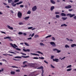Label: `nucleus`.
I'll return each instance as SVG.
<instances>
[{
  "label": "nucleus",
  "mask_w": 76,
  "mask_h": 76,
  "mask_svg": "<svg viewBox=\"0 0 76 76\" xmlns=\"http://www.w3.org/2000/svg\"><path fill=\"white\" fill-rule=\"evenodd\" d=\"M75 46H76V44H72L71 45V47H75Z\"/></svg>",
  "instance_id": "nucleus-18"
},
{
  "label": "nucleus",
  "mask_w": 76,
  "mask_h": 76,
  "mask_svg": "<svg viewBox=\"0 0 76 76\" xmlns=\"http://www.w3.org/2000/svg\"><path fill=\"white\" fill-rule=\"evenodd\" d=\"M30 50L29 49H27L26 50V52H29Z\"/></svg>",
  "instance_id": "nucleus-53"
},
{
  "label": "nucleus",
  "mask_w": 76,
  "mask_h": 76,
  "mask_svg": "<svg viewBox=\"0 0 76 76\" xmlns=\"http://www.w3.org/2000/svg\"><path fill=\"white\" fill-rule=\"evenodd\" d=\"M10 45L11 46H12V47L13 48H14L15 49H16L17 50H19V51L21 50V49H20V48H15V47H16V48H18V47L17 45H16L15 44H13H13H12V43H10Z\"/></svg>",
  "instance_id": "nucleus-2"
},
{
  "label": "nucleus",
  "mask_w": 76,
  "mask_h": 76,
  "mask_svg": "<svg viewBox=\"0 0 76 76\" xmlns=\"http://www.w3.org/2000/svg\"><path fill=\"white\" fill-rule=\"evenodd\" d=\"M36 75H35V73L34 72L32 73H31L28 76H36Z\"/></svg>",
  "instance_id": "nucleus-9"
},
{
  "label": "nucleus",
  "mask_w": 76,
  "mask_h": 76,
  "mask_svg": "<svg viewBox=\"0 0 76 76\" xmlns=\"http://www.w3.org/2000/svg\"><path fill=\"white\" fill-rule=\"evenodd\" d=\"M52 40H53L55 41L56 40V39L54 37H52Z\"/></svg>",
  "instance_id": "nucleus-39"
},
{
  "label": "nucleus",
  "mask_w": 76,
  "mask_h": 76,
  "mask_svg": "<svg viewBox=\"0 0 76 76\" xmlns=\"http://www.w3.org/2000/svg\"><path fill=\"white\" fill-rule=\"evenodd\" d=\"M32 28H33L32 27H29L28 28V29H32Z\"/></svg>",
  "instance_id": "nucleus-44"
},
{
  "label": "nucleus",
  "mask_w": 76,
  "mask_h": 76,
  "mask_svg": "<svg viewBox=\"0 0 76 76\" xmlns=\"http://www.w3.org/2000/svg\"><path fill=\"white\" fill-rule=\"evenodd\" d=\"M15 74V72L14 71H11V74L12 75H14Z\"/></svg>",
  "instance_id": "nucleus-24"
},
{
  "label": "nucleus",
  "mask_w": 76,
  "mask_h": 76,
  "mask_svg": "<svg viewBox=\"0 0 76 76\" xmlns=\"http://www.w3.org/2000/svg\"><path fill=\"white\" fill-rule=\"evenodd\" d=\"M36 69H42V70H43V67L42 66L40 67H39L38 68H37Z\"/></svg>",
  "instance_id": "nucleus-11"
},
{
  "label": "nucleus",
  "mask_w": 76,
  "mask_h": 76,
  "mask_svg": "<svg viewBox=\"0 0 76 76\" xmlns=\"http://www.w3.org/2000/svg\"><path fill=\"white\" fill-rule=\"evenodd\" d=\"M72 70V69L70 68V69H68L67 70V71L68 72V71H71Z\"/></svg>",
  "instance_id": "nucleus-33"
},
{
  "label": "nucleus",
  "mask_w": 76,
  "mask_h": 76,
  "mask_svg": "<svg viewBox=\"0 0 76 76\" xmlns=\"http://www.w3.org/2000/svg\"><path fill=\"white\" fill-rule=\"evenodd\" d=\"M72 7V6H71V5H68L67 6L65 7L64 8H65L66 9H69L70 8H71Z\"/></svg>",
  "instance_id": "nucleus-7"
},
{
  "label": "nucleus",
  "mask_w": 76,
  "mask_h": 76,
  "mask_svg": "<svg viewBox=\"0 0 76 76\" xmlns=\"http://www.w3.org/2000/svg\"><path fill=\"white\" fill-rule=\"evenodd\" d=\"M75 14H73L72 15L71 14H67L66 15L67 16H69L70 17V18L73 17L74 16H75Z\"/></svg>",
  "instance_id": "nucleus-5"
},
{
  "label": "nucleus",
  "mask_w": 76,
  "mask_h": 76,
  "mask_svg": "<svg viewBox=\"0 0 76 76\" xmlns=\"http://www.w3.org/2000/svg\"><path fill=\"white\" fill-rule=\"evenodd\" d=\"M72 10H73L72 9H69V12H71V11H72Z\"/></svg>",
  "instance_id": "nucleus-59"
},
{
  "label": "nucleus",
  "mask_w": 76,
  "mask_h": 76,
  "mask_svg": "<svg viewBox=\"0 0 76 76\" xmlns=\"http://www.w3.org/2000/svg\"><path fill=\"white\" fill-rule=\"evenodd\" d=\"M31 13V11H28L27 13L28 14H30Z\"/></svg>",
  "instance_id": "nucleus-37"
},
{
  "label": "nucleus",
  "mask_w": 76,
  "mask_h": 76,
  "mask_svg": "<svg viewBox=\"0 0 76 76\" xmlns=\"http://www.w3.org/2000/svg\"><path fill=\"white\" fill-rule=\"evenodd\" d=\"M12 68H18V67L17 66H12Z\"/></svg>",
  "instance_id": "nucleus-55"
},
{
  "label": "nucleus",
  "mask_w": 76,
  "mask_h": 76,
  "mask_svg": "<svg viewBox=\"0 0 76 76\" xmlns=\"http://www.w3.org/2000/svg\"><path fill=\"white\" fill-rule=\"evenodd\" d=\"M21 57H22L24 58H28V57H29V56H21Z\"/></svg>",
  "instance_id": "nucleus-14"
},
{
  "label": "nucleus",
  "mask_w": 76,
  "mask_h": 76,
  "mask_svg": "<svg viewBox=\"0 0 76 76\" xmlns=\"http://www.w3.org/2000/svg\"><path fill=\"white\" fill-rule=\"evenodd\" d=\"M74 19H75V20H76V16L74 17Z\"/></svg>",
  "instance_id": "nucleus-64"
},
{
  "label": "nucleus",
  "mask_w": 76,
  "mask_h": 76,
  "mask_svg": "<svg viewBox=\"0 0 76 76\" xmlns=\"http://www.w3.org/2000/svg\"><path fill=\"white\" fill-rule=\"evenodd\" d=\"M26 61H24L23 63V64H25L26 63Z\"/></svg>",
  "instance_id": "nucleus-63"
},
{
  "label": "nucleus",
  "mask_w": 76,
  "mask_h": 76,
  "mask_svg": "<svg viewBox=\"0 0 76 76\" xmlns=\"http://www.w3.org/2000/svg\"><path fill=\"white\" fill-rule=\"evenodd\" d=\"M8 52L9 53H10L12 54H14L15 55H16V53L14 52H10V51H9Z\"/></svg>",
  "instance_id": "nucleus-27"
},
{
  "label": "nucleus",
  "mask_w": 76,
  "mask_h": 76,
  "mask_svg": "<svg viewBox=\"0 0 76 76\" xmlns=\"http://www.w3.org/2000/svg\"><path fill=\"white\" fill-rule=\"evenodd\" d=\"M37 53H38L39 54H41L42 55H43V53H41V52L39 51H37Z\"/></svg>",
  "instance_id": "nucleus-26"
},
{
  "label": "nucleus",
  "mask_w": 76,
  "mask_h": 76,
  "mask_svg": "<svg viewBox=\"0 0 76 76\" xmlns=\"http://www.w3.org/2000/svg\"><path fill=\"white\" fill-rule=\"evenodd\" d=\"M58 50H57V49L56 48H55L53 49V51H57Z\"/></svg>",
  "instance_id": "nucleus-42"
},
{
  "label": "nucleus",
  "mask_w": 76,
  "mask_h": 76,
  "mask_svg": "<svg viewBox=\"0 0 76 76\" xmlns=\"http://www.w3.org/2000/svg\"><path fill=\"white\" fill-rule=\"evenodd\" d=\"M7 27L8 28H9L11 30H13V28L12 27H11L10 26L7 25Z\"/></svg>",
  "instance_id": "nucleus-10"
},
{
  "label": "nucleus",
  "mask_w": 76,
  "mask_h": 76,
  "mask_svg": "<svg viewBox=\"0 0 76 76\" xmlns=\"http://www.w3.org/2000/svg\"><path fill=\"white\" fill-rule=\"evenodd\" d=\"M19 24L20 25L23 24V23H19Z\"/></svg>",
  "instance_id": "nucleus-56"
},
{
  "label": "nucleus",
  "mask_w": 76,
  "mask_h": 76,
  "mask_svg": "<svg viewBox=\"0 0 76 76\" xmlns=\"http://www.w3.org/2000/svg\"><path fill=\"white\" fill-rule=\"evenodd\" d=\"M39 58L41 59L42 60H43L44 59V58L43 57H39Z\"/></svg>",
  "instance_id": "nucleus-35"
},
{
  "label": "nucleus",
  "mask_w": 76,
  "mask_h": 76,
  "mask_svg": "<svg viewBox=\"0 0 76 76\" xmlns=\"http://www.w3.org/2000/svg\"><path fill=\"white\" fill-rule=\"evenodd\" d=\"M15 58H20L21 59L22 58V57L20 56H16L15 57Z\"/></svg>",
  "instance_id": "nucleus-21"
},
{
  "label": "nucleus",
  "mask_w": 76,
  "mask_h": 76,
  "mask_svg": "<svg viewBox=\"0 0 76 76\" xmlns=\"http://www.w3.org/2000/svg\"><path fill=\"white\" fill-rule=\"evenodd\" d=\"M30 66L34 68V69H37L38 66L39 65L36 63L31 64H30Z\"/></svg>",
  "instance_id": "nucleus-1"
},
{
  "label": "nucleus",
  "mask_w": 76,
  "mask_h": 76,
  "mask_svg": "<svg viewBox=\"0 0 76 76\" xmlns=\"http://www.w3.org/2000/svg\"><path fill=\"white\" fill-rule=\"evenodd\" d=\"M67 19V17H62V19H63V20H66Z\"/></svg>",
  "instance_id": "nucleus-22"
},
{
  "label": "nucleus",
  "mask_w": 76,
  "mask_h": 76,
  "mask_svg": "<svg viewBox=\"0 0 76 76\" xmlns=\"http://www.w3.org/2000/svg\"><path fill=\"white\" fill-rule=\"evenodd\" d=\"M37 9V7L36 6H35L32 8V10L33 12H35Z\"/></svg>",
  "instance_id": "nucleus-6"
},
{
  "label": "nucleus",
  "mask_w": 76,
  "mask_h": 76,
  "mask_svg": "<svg viewBox=\"0 0 76 76\" xmlns=\"http://www.w3.org/2000/svg\"><path fill=\"white\" fill-rule=\"evenodd\" d=\"M21 53V54L23 55H25V56H26V54L23 53Z\"/></svg>",
  "instance_id": "nucleus-48"
},
{
  "label": "nucleus",
  "mask_w": 76,
  "mask_h": 76,
  "mask_svg": "<svg viewBox=\"0 0 76 76\" xmlns=\"http://www.w3.org/2000/svg\"><path fill=\"white\" fill-rule=\"evenodd\" d=\"M66 58L65 57H64L63 58H61V60H64V58Z\"/></svg>",
  "instance_id": "nucleus-57"
},
{
  "label": "nucleus",
  "mask_w": 76,
  "mask_h": 76,
  "mask_svg": "<svg viewBox=\"0 0 76 76\" xmlns=\"http://www.w3.org/2000/svg\"><path fill=\"white\" fill-rule=\"evenodd\" d=\"M61 15L62 16L65 17L66 16V14H64V13H61Z\"/></svg>",
  "instance_id": "nucleus-13"
},
{
  "label": "nucleus",
  "mask_w": 76,
  "mask_h": 76,
  "mask_svg": "<svg viewBox=\"0 0 76 76\" xmlns=\"http://www.w3.org/2000/svg\"><path fill=\"white\" fill-rule=\"evenodd\" d=\"M23 50L25 52H26V50L25 49H23Z\"/></svg>",
  "instance_id": "nucleus-62"
},
{
  "label": "nucleus",
  "mask_w": 76,
  "mask_h": 76,
  "mask_svg": "<svg viewBox=\"0 0 76 76\" xmlns=\"http://www.w3.org/2000/svg\"><path fill=\"white\" fill-rule=\"evenodd\" d=\"M33 59H38V58L37 57H34V58H33Z\"/></svg>",
  "instance_id": "nucleus-43"
},
{
  "label": "nucleus",
  "mask_w": 76,
  "mask_h": 76,
  "mask_svg": "<svg viewBox=\"0 0 76 76\" xmlns=\"http://www.w3.org/2000/svg\"><path fill=\"white\" fill-rule=\"evenodd\" d=\"M54 58V56H51V57H50V58L51 59H53V58Z\"/></svg>",
  "instance_id": "nucleus-45"
},
{
  "label": "nucleus",
  "mask_w": 76,
  "mask_h": 76,
  "mask_svg": "<svg viewBox=\"0 0 76 76\" xmlns=\"http://www.w3.org/2000/svg\"><path fill=\"white\" fill-rule=\"evenodd\" d=\"M50 44L53 46V47H56V45L55 43L53 42H50Z\"/></svg>",
  "instance_id": "nucleus-8"
},
{
  "label": "nucleus",
  "mask_w": 76,
  "mask_h": 76,
  "mask_svg": "<svg viewBox=\"0 0 76 76\" xmlns=\"http://www.w3.org/2000/svg\"><path fill=\"white\" fill-rule=\"evenodd\" d=\"M16 72H20V69H18L16 70Z\"/></svg>",
  "instance_id": "nucleus-47"
},
{
  "label": "nucleus",
  "mask_w": 76,
  "mask_h": 76,
  "mask_svg": "<svg viewBox=\"0 0 76 76\" xmlns=\"http://www.w3.org/2000/svg\"><path fill=\"white\" fill-rule=\"evenodd\" d=\"M29 18V17L28 16L27 17H25L24 19H26V20H26L27 19H28Z\"/></svg>",
  "instance_id": "nucleus-28"
},
{
  "label": "nucleus",
  "mask_w": 76,
  "mask_h": 76,
  "mask_svg": "<svg viewBox=\"0 0 76 76\" xmlns=\"http://www.w3.org/2000/svg\"><path fill=\"white\" fill-rule=\"evenodd\" d=\"M22 3H23V2L22 1H20L19 2L16 3V4H15L12 5V6L14 7L15 6H16V5H20V4H22Z\"/></svg>",
  "instance_id": "nucleus-4"
},
{
  "label": "nucleus",
  "mask_w": 76,
  "mask_h": 76,
  "mask_svg": "<svg viewBox=\"0 0 76 76\" xmlns=\"http://www.w3.org/2000/svg\"><path fill=\"white\" fill-rule=\"evenodd\" d=\"M24 7V5H20V8H23Z\"/></svg>",
  "instance_id": "nucleus-38"
},
{
  "label": "nucleus",
  "mask_w": 76,
  "mask_h": 76,
  "mask_svg": "<svg viewBox=\"0 0 76 76\" xmlns=\"http://www.w3.org/2000/svg\"><path fill=\"white\" fill-rule=\"evenodd\" d=\"M11 39V37H4V39Z\"/></svg>",
  "instance_id": "nucleus-12"
},
{
  "label": "nucleus",
  "mask_w": 76,
  "mask_h": 76,
  "mask_svg": "<svg viewBox=\"0 0 76 76\" xmlns=\"http://www.w3.org/2000/svg\"><path fill=\"white\" fill-rule=\"evenodd\" d=\"M19 0H15L14 1L15 3H17L18 2H19Z\"/></svg>",
  "instance_id": "nucleus-36"
},
{
  "label": "nucleus",
  "mask_w": 76,
  "mask_h": 76,
  "mask_svg": "<svg viewBox=\"0 0 76 76\" xmlns=\"http://www.w3.org/2000/svg\"><path fill=\"white\" fill-rule=\"evenodd\" d=\"M52 36L51 35H50L49 36H47L46 37H45V38H48V37H51Z\"/></svg>",
  "instance_id": "nucleus-30"
},
{
  "label": "nucleus",
  "mask_w": 76,
  "mask_h": 76,
  "mask_svg": "<svg viewBox=\"0 0 76 76\" xmlns=\"http://www.w3.org/2000/svg\"><path fill=\"white\" fill-rule=\"evenodd\" d=\"M44 62H45V63H46L47 64H48V62H47L46 60L44 61Z\"/></svg>",
  "instance_id": "nucleus-60"
},
{
  "label": "nucleus",
  "mask_w": 76,
  "mask_h": 76,
  "mask_svg": "<svg viewBox=\"0 0 76 76\" xmlns=\"http://www.w3.org/2000/svg\"><path fill=\"white\" fill-rule=\"evenodd\" d=\"M17 16L18 18H21L22 16L21 12H18V13Z\"/></svg>",
  "instance_id": "nucleus-3"
},
{
  "label": "nucleus",
  "mask_w": 76,
  "mask_h": 76,
  "mask_svg": "<svg viewBox=\"0 0 76 76\" xmlns=\"http://www.w3.org/2000/svg\"><path fill=\"white\" fill-rule=\"evenodd\" d=\"M31 39H32V37H30L29 38H27L28 40Z\"/></svg>",
  "instance_id": "nucleus-58"
},
{
  "label": "nucleus",
  "mask_w": 76,
  "mask_h": 76,
  "mask_svg": "<svg viewBox=\"0 0 76 76\" xmlns=\"http://www.w3.org/2000/svg\"><path fill=\"white\" fill-rule=\"evenodd\" d=\"M65 48H69V46L68 45H66L65 46Z\"/></svg>",
  "instance_id": "nucleus-23"
},
{
  "label": "nucleus",
  "mask_w": 76,
  "mask_h": 76,
  "mask_svg": "<svg viewBox=\"0 0 76 76\" xmlns=\"http://www.w3.org/2000/svg\"><path fill=\"white\" fill-rule=\"evenodd\" d=\"M54 9V6H52L50 8V10L52 11L53 9Z\"/></svg>",
  "instance_id": "nucleus-17"
},
{
  "label": "nucleus",
  "mask_w": 76,
  "mask_h": 76,
  "mask_svg": "<svg viewBox=\"0 0 76 76\" xmlns=\"http://www.w3.org/2000/svg\"><path fill=\"white\" fill-rule=\"evenodd\" d=\"M50 2L52 3V4H55V2L54 1H53V0H50Z\"/></svg>",
  "instance_id": "nucleus-20"
},
{
  "label": "nucleus",
  "mask_w": 76,
  "mask_h": 76,
  "mask_svg": "<svg viewBox=\"0 0 76 76\" xmlns=\"http://www.w3.org/2000/svg\"><path fill=\"white\" fill-rule=\"evenodd\" d=\"M67 26V25L66 24H63L61 25V27H62V26H65L66 27Z\"/></svg>",
  "instance_id": "nucleus-16"
},
{
  "label": "nucleus",
  "mask_w": 76,
  "mask_h": 76,
  "mask_svg": "<svg viewBox=\"0 0 76 76\" xmlns=\"http://www.w3.org/2000/svg\"><path fill=\"white\" fill-rule=\"evenodd\" d=\"M53 61H55L56 62H58V61H59V60L58 59H57V58H55V59H53Z\"/></svg>",
  "instance_id": "nucleus-15"
},
{
  "label": "nucleus",
  "mask_w": 76,
  "mask_h": 76,
  "mask_svg": "<svg viewBox=\"0 0 76 76\" xmlns=\"http://www.w3.org/2000/svg\"><path fill=\"white\" fill-rule=\"evenodd\" d=\"M40 44L41 45H42V46H44L45 45L43 44V43H42V42L40 43Z\"/></svg>",
  "instance_id": "nucleus-51"
},
{
  "label": "nucleus",
  "mask_w": 76,
  "mask_h": 76,
  "mask_svg": "<svg viewBox=\"0 0 76 76\" xmlns=\"http://www.w3.org/2000/svg\"><path fill=\"white\" fill-rule=\"evenodd\" d=\"M50 66H51V68H52L53 69L55 68V67L54 66H53L51 64Z\"/></svg>",
  "instance_id": "nucleus-41"
},
{
  "label": "nucleus",
  "mask_w": 76,
  "mask_h": 76,
  "mask_svg": "<svg viewBox=\"0 0 76 76\" xmlns=\"http://www.w3.org/2000/svg\"><path fill=\"white\" fill-rule=\"evenodd\" d=\"M55 14H59V12H55Z\"/></svg>",
  "instance_id": "nucleus-49"
},
{
  "label": "nucleus",
  "mask_w": 76,
  "mask_h": 76,
  "mask_svg": "<svg viewBox=\"0 0 76 76\" xmlns=\"http://www.w3.org/2000/svg\"><path fill=\"white\" fill-rule=\"evenodd\" d=\"M60 17V16L59 15H56V18H59Z\"/></svg>",
  "instance_id": "nucleus-31"
},
{
  "label": "nucleus",
  "mask_w": 76,
  "mask_h": 76,
  "mask_svg": "<svg viewBox=\"0 0 76 76\" xmlns=\"http://www.w3.org/2000/svg\"><path fill=\"white\" fill-rule=\"evenodd\" d=\"M44 73V70H42V74H41V75H42V76H43V74Z\"/></svg>",
  "instance_id": "nucleus-40"
},
{
  "label": "nucleus",
  "mask_w": 76,
  "mask_h": 76,
  "mask_svg": "<svg viewBox=\"0 0 76 76\" xmlns=\"http://www.w3.org/2000/svg\"><path fill=\"white\" fill-rule=\"evenodd\" d=\"M39 37V36L38 35L36 34L34 35V38H37Z\"/></svg>",
  "instance_id": "nucleus-25"
},
{
  "label": "nucleus",
  "mask_w": 76,
  "mask_h": 76,
  "mask_svg": "<svg viewBox=\"0 0 76 76\" xmlns=\"http://www.w3.org/2000/svg\"><path fill=\"white\" fill-rule=\"evenodd\" d=\"M18 34L19 35H21V34H23V33L21 32H19L18 33Z\"/></svg>",
  "instance_id": "nucleus-50"
},
{
  "label": "nucleus",
  "mask_w": 76,
  "mask_h": 76,
  "mask_svg": "<svg viewBox=\"0 0 76 76\" xmlns=\"http://www.w3.org/2000/svg\"><path fill=\"white\" fill-rule=\"evenodd\" d=\"M3 71H4V69H2L1 70H0V73L3 72Z\"/></svg>",
  "instance_id": "nucleus-52"
},
{
  "label": "nucleus",
  "mask_w": 76,
  "mask_h": 76,
  "mask_svg": "<svg viewBox=\"0 0 76 76\" xmlns=\"http://www.w3.org/2000/svg\"><path fill=\"white\" fill-rule=\"evenodd\" d=\"M72 67V66H71V65H70L69 66H67L66 68H71Z\"/></svg>",
  "instance_id": "nucleus-32"
},
{
  "label": "nucleus",
  "mask_w": 76,
  "mask_h": 76,
  "mask_svg": "<svg viewBox=\"0 0 76 76\" xmlns=\"http://www.w3.org/2000/svg\"><path fill=\"white\" fill-rule=\"evenodd\" d=\"M12 2H13L12 0H8V2L9 3H12Z\"/></svg>",
  "instance_id": "nucleus-29"
},
{
  "label": "nucleus",
  "mask_w": 76,
  "mask_h": 76,
  "mask_svg": "<svg viewBox=\"0 0 76 76\" xmlns=\"http://www.w3.org/2000/svg\"><path fill=\"white\" fill-rule=\"evenodd\" d=\"M24 43L25 45H26V46H27L28 47L29 46V44H28L27 43L25 42Z\"/></svg>",
  "instance_id": "nucleus-19"
},
{
  "label": "nucleus",
  "mask_w": 76,
  "mask_h": 76,
  "mask_svg": "<svg viewBox=\"0 0 76 76\" xmlns=\"http://www.w3.org/2000/svg\"><path fill=\"white\" fill-rule=\"evenodd\" d=\"M66 39H67L68 41H70L71 42H72L73 40L72 39H69L68 38H66Z\"/></svg>",
  "instance_id": "nucleus-34"
},
{
  "label": "nucleus",
  "mask_w": 76,
  "mask_h": 76,
  "mask_svg": "<svg viewBox=\"0 0 76 76\" xmlns=\"http://www.w3.org/2000/svg\"><path fill=\"white\" fill-rule=\"evenodd\" d=\"M57 53H59L60 52H61V50H57Z\"/></svg>",
  "instance_id": "nucleus-54"
},
{
  "label": "nucleus",
  "mask_w": 76,
  "mask_h": 76,
  "mask_svg": "<svg viewBox=\"0 0 76 76\" xmlns=\"http://www.w3.org/2000/svg\"><path fill=\"white\" fill-rule=\"evenodd\" d=\"M34 33H33L31 35V37H32L34 36Z\"/></svg>",
  "instance_id": "nucleus-61"
},
{
  "label": "nucleus",
  "mask_w": 76,
  "mask_h": 76,
  "mask_svg": "<svg viewBox=\"0 0 76 76\" xmlns=\"http://www.w3.org/2000/svg\"><path fill=\"white\" fill-rule=\"evenodd\" d=\"M1 33H2V34H6V32H5L4 31H1Z\"/></svg>",
  "instance_id": "nucleus-46"
}]
</instances>
